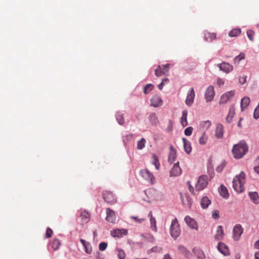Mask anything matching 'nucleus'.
I'll return each mask as SVG.
<instances>
[{
  "label": "nucleus",
  "instance_id": "15",
  "mask_svg": "<svg viewBox=\"0 0 259 259\" xmlns=\"http://www.w3.org/2000/svg\"><path fill=\"white\" fill-rule=\"evenodd\" d=\"M234 95V91H230L224 94L221 97L220 100V104L226 103L230 98Z\"/></svg>",
  "mask_w": 259,
  "mask_h": 259
},
{
  "label": "nucleus",
  "instance_id": "36",
  "mask_svg": "<svg viewBox=\"0 0 259 259\" xmlns=\"http://www.w3.org/2000/svg\"><path fill=\"white\" fill-rule=\"evenodd\" d=\"M116 120L119 124H123L124 122V119L123 114L120 112H118L116 115Z\"/></svg>",
  "mask_w": 259,
  "mask_h": 259
},
{
  "label": "nucleus",
  "instance_id": "48",
  "mask_svg": "<svg viewBox=\"0 0 259 259\" xmlns=\"http://www.w3.org/2000/svg\"><path fill=\"white\" fill-rule=\"evenodd\" d=\"M131 219H134L136 222L138 223H142L145 221V219L139 218L138 217H131Z\"/></svg>",
  "mask_w": 259,
  "mask_h": 259
},
{
  "label": "nucleus",
  "instance_id": "40",
  "mask_svg": "<svg viewBox=\"0 0 259 259\" xmlns=\"http://www.w3.org/2000/svg\"><path fill=\"white\" fill-rule=\"evenodd\" d=\"M80 217L82 220H84L85 222H88L90 218V213L86 211H84L81 213Z\"/></svg>",
  "mask_w": 259,
  "mask_h": 259
},
{
  "label": "nucleus",
  "instance_id": "29",
  "mask_svg": "<svg viewBox=\"0 0 259 259\" xmlns=\"http://www.w3.org/2000/svg\"><path fill=\"white\" fill-rule=\"evenodd\" d=\"M176 159V152L175 150L172 149V146L171 147V151L168 155V160L170 163H172Z\"/></svg>",
  "mask_w": 259,
  "mask_h": 259
},
{
  "label": "nucleus",
  "instance_id": "60",
  "mask_svg": "<svg viewBox=\"0 0 259 259\" xmlns=\"http://www.w3.org/2000/svg\"><path fill=\"white\" fill-rule=\"evenodd\" d=\"M254 170L255 172L259 175V165L254 167Z\"/></svg>",
  "mask_w": 259,
  "mask_h": 259
},
{
  "label": "nucleus",
  "instance_id": "5",
  "mask_svg": "<svg viewBox=\"0 0 259 259\" xmlns=\"http://www.w3.org/2000/svg\"><path fill=\"white\" fill-rule=\"evenodd\" d=\"M208 184V177L207 176L202 175L201 176L195 185L196 190L198 191H200L204 189Z\"/></svg>",
  "mask_w": 259,
  "mask_h": 259
},
{
  "label": "nucleus",
  "instance_id": "37",
  "mask_svg": "<svg viewBox=\"0 0 259 259\" xmlns=\"http://www.w3.org/2000/svg\"><path fill=\"white\" fill-rule=\"evenodd\" d=\"M154 88V85L152 84H147L144 88V93L145 94L149 93Z\"/></svg>",
  "mask_w": 259,
  "mask_h": 259
},
{
  "label": "nucleus",
  "instance_id": "46",
  "mask_svg": "<svg viewBox=\"0 0 259 259\" xmlns=\"http://www.w3.org/2000/svg\"><path fill=\"white\" fill-rule=\"evenodd\" d=\"M253 117L255 119H258L259 118V103L257 106L254 109Z\"/></svg>",
  "mask_w": 259,
  "mask_h": 259
},
{
  "label": "nucleus",
  "instance_id": "51",
  "mask_svg": "<svg viewBox=\"0 0 259 259\" xmlns=\"http://www.w3.org/2000/svg\"><path fill=\"white\" fill-rule=\"evenodd\" d=\"M235 114V107L233 105L231 106L229 109L228 114L229 115H231L233 116Z\"/></svg>",
  "mask_w": 259,
  "mask_h": 259
},
{
  "label": "nucleus",
  "instance_id": "55",
  "mask_svg": "<svg viewBox=\"0 0 259 259\" xmlns=\"http://www.w3.org/2000/svg\"><path fill=\"white\" fill-rule=\"evenodd\" d=\"M233 116H232L231 115H228L227 116L226 118V122H228V123L231 122L232 120V119H233Z\"/></svg>",
  "mask_w": 259,
  "mask_h": 259
},
{
  "label": "nucleus",
  "instance_id": "7",
  "mask_svg": "<svg viewBox=\"0 0 259 259\" xmlns=\"http://www.w3.org/2000/svg\"><path fill=\"white\" fill-rule=\"evenodd\" d=\"M169 64L158 65L157 68L155 70V75L157 77H159L162 75L166 74L169 71Z\"/></svg>",
  "mask_w": 259,
  "mask_h": 259
},
{
  "label": "nucleus",
  "instance_id": "32",
  "mask_svg": "<svg viewBox=\"0 0 259 259\" xmlns=\"http://www.w3.org/2000/svg\"><path fill=\"white\" fill-rule=\"evenodd\" d=\"M149 119L152 125H156L159 122L156 114L155 113H152L149 115Z\"/></svg>",
  "mask_w": 259,
  "mask_h": 259
},
{
  "label": "nucleus",
  "instance_id": "26",
  "mask_svg": "<svg viewBox=\"0 0 259 259\" xmlns=\"http://www.w3.org/2000/svg\"><path fill=\"white\" fill-rule=\"evenodd\" d=\"M180 122L183 127L186 126L188 125L187 110L183 111Z\"/></svg>",
  "mask_w": 259,
  "mask_h": 259
},
{
  "label": "nucleus",
  "instance_id": "19",
  "mask_svg": "<svg viewBox=\"0 0 259 259\" xmlns=\"http://www.w3.org/2000/svg\"><path fill=\"white\" fill-rule=\"evenodd\" d=\"M217 248L219 251L224 255H228L229 254V248L224 243L222 242H219L217 246Z\"/></svg>",
  "mask_w": 259,
  "mask_h": 259
},
{
  "label": "nucleus",
  "instance_id": "39",
  "mask_svg": "<svg viewBox=\"0 0 259 259\" xmlns=\"http://www.w3.org/2000/svg\"><path fill=\"white\" fill-rule=\"evenodd\" d=\"M146 140L145 139L142 138L140 141H138L137 144V149L139 150H142L145 145Z\"/></svg>",
  "mask_w": 259,
  "mask_h": 259
},
{
  "label": "nucleus",
  "instance_id": "30",
  "mask_svg": "<svg viewBox=\"0 0 259 259\" xmlns=\"http://www.w3.org/2000/svg\"><path fill=\"white\" fill-rule=\"evenodd\" d=\"M241 33V30L240 28H234L231 31L229 32L228 35L229 36L232 37H237Z\"/></svg>",
  "mask_w": 259,
  "mask_h": 259
},
{
  "label": "nucleus",
  "instance_id": "62",
  "mask_svg": "<svg viewBox=\"0 0 259 259\" xmlns=\"http://www.w3.org/2000/svg\"><path fill=\"white\" fill-rule=\"evenodd\" d=\"M223 169V167L222 166H219L217 167L216 170L218 172H221Z\"/></svg>",
  "mask_w": 259,
  "mask_h": 259
},
{
  "label": "nucleus",
  "instance_id": "54",
  "mask_svg": "<svg viewBox=\"0 0 259 259\" xmlns=\"http://www.w3.org/2000/svg\"><path fill=\"white\" fill-rule=\"evenodd\" d=\"M217 82L219 86L223 85L224 84V81L223 79L220 78H218Z\"/></svg>",
  "mask_w": 259,
  "mask_h": 259
},
{
  "label": "nucleus",
  "instance_id": "12",
  "mask_svg": "<svg viewBox=\"0 0 259 259\" xmlns=\"http://www.w3.org/2000/svg\"><path fill=\"white\" fill-rule=\"evenodd\" d=\"M107 216L106 220L111 223H115L116 221V215L115 212L109 208L106 209Z\"/></svg>",
  "mask_w": 259,
  "mask_h": 259
},
{
  "label": "nucleus",
  "instance_id": "22",
  "mask_svg": "<svg viewBox=\"0 0 259 259\" xmlns=\"http://www.w3.org/2000/svg\"><path fill=\"white\" fill-rule=\"evenodd\" d=\"M224 232L222 226H219L217 227V232L215 234L214 238L217 240H221L223 239Z\"/></svg>",
  "mask_w": 259,
  "mask_h": 259
},
{
  "label": "nucleus",
  "instance_id": "11",
  "mask_svg": "<svg viewBox=\"0 0 259 259\" xmlns=\"http://www.w3.org/2000/svg\"><path fill=\"white\" fill-rule=\"evenodd\" d=\"M150 103L152 106L157 107L162 105L163 101L158 95H155L152 97Z\"/></svg>",
  "mask_w": 259,
  "mask_h": 259
},
{
  "label": "nucleus",
  "instance_id": "9",
  "mask_svg": "<svg viewBox=\"0 0 259 259\" xmlns=\"http://www.w3.org/2000/svg\"><path fill=\"white\" fill-rule=\"evenodd\" d=\"M215 95L214 88L212 86H209L205 91L204 97L207 102L213 100Z\"/></svg>",
  "mask_w": 259,
  "mask_h": 259
},
{
  "label": "nucleus",
  "instance_id": "45",
  "mask_svg": "<svg viewBox=\"0 0 259 259\" xmlns=\"http://www.w3.org/2000/svg\"><path fill=\"white\" fill-rule=\"evenodd\" d=\"M193 131V127L191 126L188 127L185 130L184 133L185 135L189 136L191 135Z\"/></svg>",
  "mask_w": 259,
  "mask_h": 259
},
{
  "label": "nucleus",
  "instance_id": "57",
  "mask_svg": "<svg viewBox=\"0 0 259 259\" xmlns=\"http://www.w3.org/2000/svg\"><path fill=\"white\" fill-rule=\"evenodd\" d=\"M188 184H189V191L191 192V193L193 194H194V188H193V187L190 185V182H188Z\"/></svg>",
  "mask_w": 259,
  "mask_h": 259
},
{
  "label": "nucleus",
  "instance_id": "53",
  "mask_svg": "<svg viewBox=\"0 0 259 259\" xmlns=\"http://www.w3.org/2000/svg\"><path fill=\"white\" fill-rule=\"evenodd\" d=\"M212 218L213 219H217L219 218V212L218 210H215L212 213Z\"/></svg>",
  "mask_w": 259,
  "mask_h": 259
},
{
  "label": "nucleus",
  "instance_id": "50",
  "mask_svg": "<svg viewBox=\"0 0 259 259\" xmlns=\"http://www.w3.org/2000/svg\"><path fill=\"white\" fill-rule=\"evenodd\" d=\"M84 248L85 249V251L87 253H91L92 252V249L90 243L89 242V246L85 245L84 246Z\"/></svg>",
  "mask_w": 259,
  "mask_h": 259
},
{
  "label": "nucleus",
  "instance_id": "16",
  "mask_svg": "<svg viewBox=\"0 0 259 259\" xmlns=\"http://www.w3.org/2000/svg\"><path fill=\"white\" fill-rule=\"evenodd\" d=\"M127 234V230L122 229H115L111 231V235L113 237L120 238L123 235H126Z\"/></svg>",
  "mask_w": 259,
  "mask_h": 259
},
{
  "label": "nucleus",
  "instance_id": "58",
  "mask_svg": "<svg viewBox=\"0 0 259 259\" xmlns=\"http://www.w3.org/2000/svg\"><path fill=\"white\" fill-rule=\"evenodd\" d=\"M246 77H242V78L239 79V82L241 84H244L245 82H246Z\"/></svg>",
  "mask_w": 259,
  "mask_h": 259
},
{
  "label": "nucleus",
  "instance_id": "49",
  "mask_svg": "<svg viewBox=\"0 0 259 259\" xmlns=\"http://www.w3.org/2000/svg\"><path fill=\"white\" fill-rule=\"evenodd\" d=\"M53 233V230L51 228H48L46 231V237L47 238H50L52 236Z\"/></svg>",
  "mask_w": 259,
  "mask_h": 259
},
{
  "label": "nucleus",
  "instance_id": "10",
  "mask_svg": "<svg viewBox=\"0 0 259 259\" xmlns=\"http://www.w3.org/2000/svg\"><path fill=\"white\" fill-rule=\"evenodd\" d=\"M195 96V92L193 88H191L187 93L185 103L187 105L190 106L193 103Z\"/></svg>",
  "mask_w": 259,
  "mask_h": 259
},
{
  "label": "nucleus",
  "instance_id": "27",
  "mask_svg": "<svg viewBox=\"0 0 259 259\" xmlns=\"http://www.w3.org/2000/svg\"><path fill=\"white\" fill-rule=\"evenodd\" d=\"M211 201L206 196L203 197L201 200V206L203 209H205L208 207L210 204Z\"/></svg>",
  "mask_w": 259,
  "mask_h": 259
},
{
  "label": "nucleus",
  "instance_id": "13",
  "mask_svg": "<svg viewBox=\"0 0 259 259\" xmlns=\"http://www.w3.org/2000/svg\"><path fill=\"white\" fill-rule=\"evenodd\" d=\"M181 198L183 205L191 208L192 203V198L187 194H182L181 193Z\"/></svg>",
  "mask_w": 259,
  "mask_h": 259
},
{
  "label": "nucleus",
  "instance_id": "41",
  "mask_svg": "<svg viewBox=\"0 0 259 259\" xmlns=\"http://www.w3.org/2000/svg\"><path fill=\"white\" fill-rule=\"evenodd\" d=\"M245 58V55L244 53H240L239 55L235 57L234 58V62H237L239 63L241 60L244 59Z\"/></svg>",
  "mask_w": 259,
  "mask_h": 259
},
{
  "label": "nucleus",
  "instance_id": "47",
  "mask_svg": "<svg viewBox=\"0 0 259 259\" xmlns=\"http://www.w3.org/2000/svg\"><path fill=\"white\" fill-rule=\"evenodd\" d=\"M107 247V244L105 242H101L99 244V248L101 251L105 250Z\"/></svg>",
  "mask_w": 259,
  "mask_h": 259
},
{
  "label": "nucleus",
  "instance_id": "64",
  "mask_svg": "<svg viewBox=\"0 0 259 259\" xmlns=\"http://www.w3.org/2000/svg\"><path fill=\"white\" fill-rule=\"evenodd\" d=\"M163 259H172L170 257L169 254H165L164 257Z\"/></svg>",
  "mask_w": 259,
  "mask_h": 259
},
{
  "label": "nucleus",
  "instance_id": "24",
  "mask_svg": "<svg viewBox=\"0 0 259 259\" xmlns=\"http://www.w3.org/2000/svg\"><path fill=\"white\" fill-rule=\"evenodd\" d=\"M250 198L255 204H259V196L256 192H249L248 194Z\"/></svg>",
  "mask_w": 259,
  "mask_h": 259
},
{
  "label": "nucleus",
  "instance_id": "31",
  "mask_svg": "<svg viewBox=\"0 0 259 259\" xmlns=\"http://www.w3.org/2000/svg\"><path fill=\"white\" fill-rule=\"evenodd\" d=\"M178 250L181 253L184 254V255L187 258H189L191 256V253L190 252L183 246H179L178 247Z\"/></svg>",
  "mask_w": 259,
  "mask_h": 259
},
{
  "label": "nucleus",
  "instance_id": "28",
  "mask_svg": "<svg viewBox=\"0 0 259 259\" xmlns=\"http://www.w3.org/2000/svg\"><path fill=\"white\" fill-rule=\"evenodd\" d=\"M183 141L184 143V147L185 151L187 154H189L192 150L191 144L185 138H183Z\"/></svg>",
  "mask_w": 259,
  "mask_h": 259
},
{
  "label": "nucleus",
  "instance_id": "3",
  "mask_svg": "<svg viewBox=\"0 0 259 259\" xmlns=\"http://www.w3.org/2000/svg\"><path fill=\"white\" fill-rule=\"evenodd\" d=\"M170 233L172 237L177 239L181 234V229L177 218L172 220L170 227Z\"/></svg>",
  "mask_w": 259,
  "mask_h": 259
},
{
  "label": "nucleus",
  "instance_id": "61",
  "mask_svg": "<svg viewBox=\"0 0 259 259\" xmlns=\"http://www.w3.org/2000/svg\"><path fill=\"white\" fill-rule=\"evenodd\" d=\"M254 259H259V251L255 253Z\"/></svg>",
  "mask_w": 259,
  "mask_h": 259
},
{
  "label": "nucleus",
  "instance_id": "38",
  "mask_svg": "<svg viewBox=\"0 0 259 259\" xmlns=\"http://www.w3.org/2000/svg\"><path fill=\"white\" fill-rule=\"evenodd\" d=\"M152 158L153 160L152 161V164L155 166V167L157 169H159L160 167V163L158 161L157 157L155 155H153Z\"/></svg>",
  "mask_w": 259,
  "mask_h": 259
},
{
  "label": "nucleus",
  "instance_id": "44",
  "mask_svg": "<svg viewBox=\"0 0 259 259\" xmlns=\"http://www.w3.org/2000/svg\"><path fill=\"white\" fill-rule=\"evenodd\" d=\"M162 250V248L161 247L155 246L152 248L151 249L148 251V252H160Z\"/></svg>",
  "mask_w": 259,
  "mask_h": 259
},
{
  "label": "nucleus",
  "instance_id": "1",
  "mask_svg": "<svg viewBox=\"0 0 259 259\" xmlns=\"http://www.w3.org/2000/svg\"><path fill=\"white\" fill-rule=\"evenodd\" d=\"M248 151V146L244 141H240L234 145L232 152L234 157L236 159L242 158Z\"/></svg>",
  "mask_w": 259,
  "mask_h": 259
},
{
  "label": "nucleus",
  "instance_id": "59",
  "mask_svg": "<svg viewBox=\"0 0 259 259\" xmlns=\"http://www.w3.org/2000/svg\"><path fill=\"white\" fill-rule=\"evenodd\" d=\"M254 248L259 250V239L254 244Z\"/></svg>",
  "mask_w": 259,
  "mask_h": 259
},
{
  "label": "nucleus",
  "instance_id": "2",
  "mask_svg": "<svg viewBox=\"0 0 259 259\" xmlns=\"http://www.w3.org/2000/svg\"><path fill=\"white\" fill-rule=\"evenodd\" d=\"M245 183V174L241 171L236 176L233 181V187L237 193H242L244 191V185Z\"/></svg>",
  "mask_w": 259,
  "mask_h": 259
},
{
  "label": "nucleus",
  "instance_id": "25",
  "mask_svg": "<svg viewBox=\"0 0 259 259\" xmlns=\"http://www.w3.org/2000/svg\"><path fill=\"white\" fill-rule=\"evenodd\" d=\"M219 192L220 195L226 199H227L229 196V194L227 188L223 185H221L220 187Z\"/></svg>",
  "mask_w": 259,
  "mask_h": 259
},
{
  "label": "nucleus",
  "instance_id": "34",
  "mask_svg": "<svg viewBox=\"0 0 259 259\" xmlns=\"http://www.w3.org/2000/svg\"><path fill=\"white\" fill-rule=\"evenodd\" d=\"M208 140V137L206 133L204 132L201 136L199 138V143L200 145H205Z\"/></svg>",
  "mask_w": 259,
  "mask_h": 259
},
{
  "label": "nucleus",
  "instance_id": "42",
  "mask_svg": "<svg viewBox=\"0 0 259 259\" xmlns=\"http://www.w3.org/2000/svg\"><path fill=\"white\" fill-rule=\"evenodd\" d=\"M118 257L119 259H125V254L124 251L122 249H118Z\"/></svg>",
  "mask_w": 259,
  "mask_h": 259
},
{
  "label": "nucleus",
  "instance_id": "23",
  "mask_svg": "<svg viewBox=\"0 0 259 259\" xmlns=\"http://www.w3.org/2000/svg\"><path fill=\"white\" fill-rule=\"evenodd\" d=\"M148 217L150 218V221L151 224V227L152 229L154 231H157V227H156V219L154 217H153L152 211H150L148 214Z\"/></svg>",
  "mask_w": 259,
  "mask_h": 259
},
{
  "label": "nucleus",
  "instance_id": "8",
  "mask_svg": "<svg viewBox=\"0 0 259 259\" xmlns=\"http://www.w3.org/2000/svg\"><path fill=\"white\" fill-rule=\"evenodd\" d=\"M243 232V229L240 224H236L233 229V238L234 240L237 241L240 238Z\"/></svg>",
  "mask_w": 259,
  "mask_h": 259
},
{
  "label": "nucleus",
  "instance_id": "18",
  "mask_svg": "<svg viewBox=\"0 0 259 259\" xmlns=\"http://www.w3.org/2000/svg\"><path fill=\"white\" fill-rule=\"evenodd\" d=\"M218 66L221 70H222L227 73L232 71L233 69V67L231 65L226 62H223L221 64H219Z\"/></svg>",
  "mask_w": 259,
  "mask_h": 259
},
{
  "label": "nucleus",
  "instance_id": "14",
  "mask_svg": "<svg viewBox=\"0 0 259 259\" xmlns=\"http://www.w3.org/2000/svg\"><path fill=\"white\" fill-rule=\"evenodd\" d=\"M182 173V169L180 168L179 162L175 163L173 167L170 171V177H177L180 176Z\"/></svg>",
  "mask_w": 259,
  "mask_h": 259
},
{
  "label": "nucleus",
  "instance_id": "52",
  "mask_svg": "<svg viewBox=\"0 0 259 259\" xmlns=\"http://www.w3.org/2000/svg\"><path fill=\"white\" fill-rule=\"evenodd\" d=\"M172 128V121L171 120H169L168 121V126L167 128V132H170L171 131Z\"/></svg>",
  "mask_w": 259,
  "mask_h": 259
},
{
  "label": "nucleus",
  "instance_id": "17",
  "mask_svg": "<svg viewBox=\"0 0 259 259\" xmlns=\"http://www.w3.org/2000/svg\"><path fill=\"white\" fill-rule=\"evenodd\" d=\"M185 221L187 225L193 229L198 230V225L196 221L189 216L185 218Z\"/></svg>",
  "mask_w": 259,
  "mask_h": 259
},
{
  "label": "nucleus",
  "instance_id": "21",
  "mask_svg": "<svg viewBox=\"0 0 259 259\" xmlns=\"http://www.w3.org/2000/svg\"><path fill=\"white\" fill-rule=\"evenodd\" d=\"M224 135V127L223 125L220 123L217 125L215 128V137L218 139H220L223 137Z\"/></svg>",
  "mask_w": 259,
  "mask_h": 259
},
{
  "label": "nucleus",
  "instance_id": "63",
  "mask_svg": "<svg viewBox=\"0 0 259 259\" xmlns=\"http://www.w3.org/2000/svg\"><path fill=\"white\" fill-rule=\"evenodd\" d=\"M164 83L162 81L159 85H158V88L160 90H161L163 88Z\"/></svg>",
  "mask_w": 259,
  "mask_h": 259
},
{
  "label": "nucleus",
  "instance_id": "6",
  "mask_svg": "<svg viewBox=\"0 0 259 259\" xmlns=\"http://www.w3.org/2000/svg\"><path fill=\"white\" fill-rule=\"evenodd\" d=\"M102 195L104 200L109 204H113L117 201L116 197L111 191H105L103 193Z\"/></svg>",
  "mask_w": 259,
  "mask_h": 259
},
{
  "label": "nucleus",
  "instance_id": "20",
  "mask_svg": "<svg viewBox=\"0 0 259 259\" xmlns=\"http://www.w3.org/2000/svg\"><path fill=\"white\" fill-rule=\"evenodd\" d=\"M203 34L204 40L207 41H211L217 38L216 33H210L207 31H205Z\"/></svg>",
  "mask_w": 259,
  "mask_h": 259
},
{
  "label": "nucleus",
  "instance_id": "33",
  "mask_svg": "<svg viewBox=\"0 0 259 259\" xmlns=\"http://www.w3.org/2000/svg\"><path fill=\"white\" fill-rule=\"evenodd\" d=\"M250 103V99L247 97L243 98L241 101V107L242 109L246 108Z\"/></svg>",
  "mask_w": 259,
  "mask_h": 259
},
{
  "label": "nucleus",
  "instance_id": "4",
  "mask_svg": "<svg viewBox=\"0 0 259 259\" xmlns=\"http://www.w3.org/2000/svg\"><path fill=\"white\" fill-rule=\"evenodd\" d=\"M140 176L145 180L153 185L155 183V178L153 175L147 169H141L140 171Z\"/></svg>",
  "mask_w": 259,
  "mask_h": 259
},
{
  "label": "nucleus",
  "instance_id": "43",
  "mask_svg": "<svg viewBox=\"0 0 259 259\" xmlns=\"http://www.w3.org/2000/svg\"><path fill=\"white\" fill-rule=\"evenodd\" d=\"M247 35L248 37V38L251 40L253 41L254 39V32L251 30H249L247 31Z\"/></svg>",
  "mask_w": 259,
  "mask_h": 259
},
{
  "label": "nucleus",
  "instance_id": "35",
  "mask_svg": "<svg viewBox=\"0 0 259 259\" xmlns=\"http://www.w3.org/2000/svg\"><path fill=\"white\" fill-rule=\"evenodd\" d=\"M60 241L57 239H54L51 243V246L54 250H57L60 245Z\"/></svg>",
  "mask_w": 259,
  "mask_h": 259
},
{
  "label": "nucleus",
  "instance_id": "56",
  "mask_svg": "<svg viewBox=\"0 0 259 259\" xmlns=\"http://www.w3.org/2000/svg\"><path fill=\"white\" fill-rule=\"evenodd\" d=\"M80 242L81 243V244H82V245L83 246V247L85 245H88L89 246V242H87L85 240H84V239H80Z\"/></svg>",
  "mask_w": 259,
  "mask_h": 259
}]
</instances>
